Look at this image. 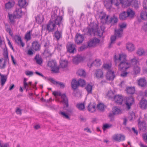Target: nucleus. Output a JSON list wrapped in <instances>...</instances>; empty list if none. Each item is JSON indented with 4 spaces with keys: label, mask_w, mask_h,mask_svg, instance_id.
Returning <instances> with one entry per match:
<instances>
[{
    "label": "nucleus",
    "mask_w": 147,
    "mask_h": 147,
    "mask_svg": "<svg viewBox=\"0 0 147 147\" xmlns=\"http://www.w3.org/2000/svg\"><path fill=\"white\" fill-rule=\"evenodd\" d=\"M114 61L115 65H117L118 69L120 71L126 70L131 66L130 63L127 61L126 55L125 54L115 55L114 56Z\"/></svg>",
    "instance_id": "f257e3e1"
},
{
    "label": "nucleus",
    "mask_w": 147,
    "mask_h": 147,
    "mask_svg": "<svg viewBox=\"0 0 147 147\" xmlns=\"http://www.w3.org/2000/svg\"><path fill=\"white\" fill-rule=\"evenodd\" d=\"M98 25L96 24L94 25L93 27L91 28H88L87 32V35L89 36H91L92 34L94 35L96 31L97 35L100 37H102L104 28H103L102 26L100 27V30H98Z\"/></svg>",
    "instance_id": "f03ea898"
},
{
    "label": "nucleus",
    "mask_w": 147,
    "mask_h": 147,
    "mask_svg": "<svg viewBox=\"0 0 147 147\" xmlns=\"http://www.w3.org/2000/svg\"><path fill=\"white\" fill-rule=\"evenodd\" d=\"M135 15V12L131 9H128L127 11H124L119 15V18L121 20H124L127 17H133Z\"/></svg>",
    "instance_id": "7ed1b4c3"
},
{
    "label": "nucleus",
    "mask_w": 147,
    "mask_h": 147,
    "mask_svg": "<svg viewBox=\"0 0 147 147\" xmlns=\"http://www.w3.org/2000/svg\"><path fill=\"white\" fill-rule=\"evenodd\" d=\"M53 94L56 97L59 96H61L62 100L61 102L65 104L66 107H68V100L65 94H61L60 92H54Z\"/></svg>",
    "instance_id": "20e7f679"
},
{
    "label": "nucleus",
    "mask_w": 147,
    "mask_h": 147,
    "mask_svg": "<svg viewBox=\"0 0 147 147\" xmlns=\"http://www.w3.org/2000/svg\"><path fill=\"white\" fill-rule=\"evenodd\" d=\"M51 19H53V22L56 25H59L61 24L62 22V18L61 16H57L56 14L54 12L51 13Z\"/></svg>",
    "instance_id": "39448f33"
},
{
    "label": "nucleus",
    "mask_w": 147,
    "mask_h": 147,
    "mask_svg": "<svg viewBox=\"0 0 147 147\" xmlns=\"http://www.w3.org/2000/svg\"><path fill=\"white\" fill-rule=\"evenodd\" d=\"M49 67H51V71L54 73L59 72V68L57 66V63L54 61H49L48 64Z\"/></svg>",
    "instance_id": "423d86ee"
},
{
    "label": "nucleus",
    "mask_w": 147,
    "mask_h": 147,
    "mask_svg": "<svg viewBox=\"0 0 147 147\" xmlns=\"http://www.w3.org/2000/svg\"><path fill=\"white\" fill-rule=\"evenodd\" d=\"M134 99L131 96L127 98L125 102L126 108L128 110L130 109L131 107L134 103Z\"/></svg>",
    "instance_id": "0eeeda50"
},
{
    "label": "nucleus",
    "mask_w": 147,
    "mask_h": 147,
    "mask_svg": "<svg viewBox=\"0 0 147 147\" xmlns=\"http://www.w3.org/2000/svg\"><path fill=\"white\" fill-rule=\"evenodd\" d=\"M113 140L118 142L124 141L125 139L124 135L121 134H115L112 136Z\"/></svg>",
    "instance_id": "6e6552de"
},
{
    "label": "nucleus",
    "mask_w": 147,
    "mask_h": 147,
    "mask_svg": "<svg viewBox=\"0 0 147 147\" xmlns=\"http://www.w3.org/2000/svg\"><path fill=\"white\" fill-rule=\"evenodd\" d=\"M56 25L55 24L53 19H51L47 25V30L49 32H52L53 31Z\"/></svg>",
    "instance_id": "1a4fd4ad"
},
{
    "label": "nucleus",
    "mask_w": 147,
    "mask_h": 147,
    "mask_svg": "<svg viewBox=\"0 0 147 147\" xmlns=\"http://www.w3.org/2000/svg\"><path fill=\"white\" fill-rule=\"evenodd\" d=\"M13 14L16 17V18H21L22 15L21 8H17L13 12Z\"/></svg>",
    "instance_id": "9d476101"
},
{
    "label": "nucleus",
    "mask_w": 147,
    "mask_h": 147,
    "mask_svg": "<svg viewBox=\"0 0 147 147\" xmlns=\"http://www.w3.org/2000/svg\"><path fill=\"white\" fill-rule=\"evenodd\" d=\"M140 118L138 120V125L141 131H144L146 129V123L144 121H141Z\"/></svg>",
    "instance_id": "9b49d317"
},
{
    "label": "nucleus",
    "mask_w": 147,
    "mask_h": 147,
    "mask_svg": "<svg viewBox=\"0 0 147 147\" xmlns=\"http://www.w3.org/2000/svg\"><path fill=\"white\" fill-rule=\"evenodd\" d=\"M100 40L97 38H94L90 40L88 43V47H94L96 44L99 43Z\"/></svg>",
    "instance_id": "f8f14e48"
},
{
    "label": "nucleus",
    "mask_w": 147,
    "mask_h": 147,
    "mask_svg": "<svg viewBox=\"0 0 147 147\" xmlns=\"http://www.w3.org/2000/svg\"><path fill=\"white\" fill-rule=\"evenodd\" d=\"M75 45L72 44H69L67 45V51L71 53H74L76 51Z\"/></svg>",
    "instance_id": "ddd939ff"
},
{
    "label": "nucleus",
    "mask_w": 147,
    "mask_h": 147,
    "mask_svg": "<svg viewBox=\"0 0 147 147\" xmlns=\"http://www.w3.org/2000/svg\"><path fill=\"white\" fill-rule=\"evenodd\" d=\"M114 72L111 70H108L106 75V78L109 80H113L115 78Z\"/></svg>",
    "instance_id": "4468645a"
},
{
    "label": "nucleus",
    "mask_w": 147,
    "mask_h": 147,
    "mask_svg": "<svg viewBox=\"0 0 147 147\" xmlns=\"http://www.w3.org/2000/svg\"><path fill=\"white\" fill-rule=\"evenodd\" d=\"M53 36L54 38H55L57 41L59 40L62 37V33L61 31L58 30L55 31L54 33Z\"/></svg>",
    "instance_id": "2eb2a0df"
},
{
    "label": "nucleus",
    "mask_w": 147,
    "mask_h": 147,
    "mask_svg": "<svg viewBox=\"0 0 147 147\" xmlns=\"http://www.w3.org/2000/svg\"><path fill=\"white\" fill-rule=\"evenodd\" d=\"M114 99L117 104L121 105L123 100V98L121 95H117L114 96Z\"/></svg>",
    "instance_id": "dca6fc26"
},
{
    "label": "nucleus",
    "mask_w": 147,
    "mask_h": 147,
    "mask_svg": "<svg viewBox=\"0 0 147 147\" xmlns=\"http://www.w3.org/2000/svg\"><path fill=\"white\" fill-rule=\"evenodd\" d=\"M76 42L78 44L82 42L84 40V37L80 34H77L76 36Z\"/></svg>",
    "instance_id": "f3484780"
},
{
    "label": "nucleus",
    "mask_w": 147,
    "mask_h": 147,
    "mask_svg": "<svg viewBox=\"0 0 147 147\" xmlns=\"http://www.w3.org/2000/svg\"><path fill=\"white\" fill-rule=\"evenodd\" d=\"M16 42L19 45H21L22 47L24 46V43L22 41L21 37L20 36H16L15 37Z\"/></svg>",
    "instance_id": "a211bd4d"
},
{
    "label": "nucleus",
    "mask_w": 147,
    "mask_h": 147,
    "mask_svg": "<svg viewBox=\"0 0 147 147\" xmlns=\"http://www.w3.org/2000/svg\"><path fill=\"white\" fill-rule=\"evenodd\" d=\"M140 107L142 109H145L147 108V100L142 98L140 102Z\"/></svg>",
    "instance_id": "6ab92c4d"
},
{
    "label": "nucleus",
    "mask_w": 147,
    "mask_h": 147,
    "mask_svg": "<svg viewBox=\"0 0 147 147\" xmlns=\"http://www.w3.org/2000/svg\"><path fill=\"white\" fill-rule=\"evenodd\" d=\"M137 54L139 56L147 55V50H144L143 48H140L138 49Z\"/></svg>",
    "instance_id": "aec40b11"
},
{
    "label": "nucleus",
    "mask_w": 147,
    "mask_h": 147,
    "mask_svg": "<svg viewBox=\"0 0 147 147\" xmlns=\"http://www.w3.org/2000/svg\"><path fill=\"white\" fill-rule=\"evenodd\" d=\"M138 85L141 87H144L146 85V81L145 78H141L138 81Z\"/></svg>",
    "instance_id": "412c9836"
},
{
    "label": "nucleus",
    "mask_w": 147,
    "mask_h": 147,
    "mask_svg": "<svg viewBox=\"0 0 147 147\" xmlns=\"http://www.w3.org/2000/svg\"><path fill=\"white\" fill-rule=\"evenodd\" d=\"M120 4L122 5L123 7H125L130 5L131 3L129 0H120Z\"/></svg>",
    "instance_id": "4be33fe9"
},
{
    "label": "nucleus",
    "mask_w": 147,
    "mask_h": 147,
    "mask_svg": "<svg viewBox=\"0 0 147 147\" xmlns=\"http://www.w3.org/2000/svg\"><path fill=\"white\" fill-rule=\"evenodd\" d=\"M101 61L100 59H96L90 65V66L88 64V66L90 67H91L93 65L98 66L101 65Z\"/></svg>",
    "instance_id": "5701e85b"
},
{
    "label": "nucleus",
    "mask_w": 147,
    "mask_h": 147,
    "mask_svg": "<svg viewBox=\"0 0 147 147\" xmlns=\"http://www.w3.org/2000/svg\"><path fill=\"white\" fill-rule=\"evenodd\" d=\"M103 72L100 69L96 70L95 74L96 77L98 78H102L103 77Z\"/></svg>",
    "instance_id": "b1692460"
},
{
    "label": "nucleus",
    "mask_w": 147,
    "mask_h": 147,
    "mask_svg": "<svg viewBox=\"0 0 147 147\" xmlns=\"http://www.w3.org/2000/svg\"><path fill=\"white\" fill-rule=\"evenodd\" d=\"M126 47L127 50L129 51L132 52L135 50L134 45L133 44L130 42H128L127 44Z\"/></svg>",
    "instance_id": "393cba45"
},
{
    "label": "nucleus",
    "mask_w": 147,
    "mask_h": 147,
    "mask_svg": "<svg viewBox=\"0 0 147 147\" xmlns=\"http://www.w3.org/2000/svg\"><path fill=\"white\" fill-rule=\"evenodd\" d=\"M32 49L35 51L39 50L40 49V45L38 42L37 41L34 42L32 43Z\"/></svg>",
    "instance_id": "a878e982"
},
{
    "label": "nucleus",
    "mask_w": 147,
    "mask_h": 147,
    "mask_svg": "<svg viewBox=\"0 0 147 147\" xmlns=\"http://www.w3.org/2000/svg\"><path fill=\"white\" fill-rule=\"evenodd\" d=\"M8 60L1 59H0V69H4L6 64L7 61Z\"/></svg>",
    "instance_id": "bb28decb"
},
{
    "label": "nucleus",
    "mask_w": 147,
    "mask_h": 147,
    "mask_svg": "<svg viewBox=\"0 0 147 147\" xmlns=\"http://www.w3.org/2000/svg\"><path fill=\"white\" fill-rule=\"evenodd\" d=\"M123 29L115 30V35L117 38H120L122 36L123 34Z\"/></svg>",
    "instance_id": "cd10ccee"
},
{
    "label": "nucleus",
    "mask_w": 147,
    "mask_h": 147,
    "mask_svg": "<svg viewBox=\"0 0 147 147\" xmlns=\"http://www.w3.org/2000/svg\"><path fill=\"white\" fill-rule=\"evenodd\" d=\"M101 22L103 23H106L108 20V16H107L105 14H104L100 16Z\"/></svg>",
    "instance_id": "c85d7f7f"
},
{
    "label": "nucleus",
    "mask_w": 147,
    "mask_h": 147,
    "mask_svg": "<svg viewBox=\"0 0 147 147\" xmlns=\"http://www.w3.org/2000/svg\"><path fill=\"white\" fill-rule=\"evenodd\" d=\"M7 76L5 75H3L0 77V83L2 86H3L4 85L5 82H6L7 79Z\"/></svg>",
    "instance_id": "c756f323"
},
{
    "label": "nucleus",
    "mask_w": 147,
    "mask_h": 147,
    "mask_svg": "<svg viewBox=\"0 0 147 147\" xmlns=\"http://www.w3.org/2000/svg\"><path fill=\"white\" fill-rule=\"evenodd\" d=\"M127 93L129 94H133L135 93V88L132 87H128L125 90Z\"/></svg>",
    "instance_id": "7c9ffc66"
},
{
    "label": "nucleus",
    "mask_w": 147,
    "mask_h": 147,
    "mask_svg": "<svg viewBox=\"0 0 147 147\" xmlns=\"http://www.w3.org/2000/svg\"><path fill=\"white\" fill-rule=\"evenodd\" d=\"M49 80L54 84H59L61 87L64 88L65 86L63 83L59 82L57 81H55L53 78H49Z\"/></svg>",
    "instance_id": "2f4dec72"
},
{
    "label": "nucleus",
    "mask_w": 147,
    "mask_h": 147,
    "mask_svg": "<svg viewBox=\"0 0 147 147\" xmlns=\"http://www.w3.org/2000/svg\"><path fill=\"white\" fill-rule=\"evenodd\" d=\"M34 59L35 60L37 64L41 65L42 62V60L41 57H40L38 54L36 55L35 56Z\"/></svg>",
    "instance_id": "473e14b6"
},
{
    "label": "nucleus",
    "mask_w": 147,
    "mask_h": 147,
    "mask_svg": "<svg viewBox=\"0 0 147 147\" xmlns=\"http://www.w3.org/2000/svg\"><path fill=\"white\" fill-rule=\"evenodd\" d=\"M71 86L74 90L76 89L78 86V82L76 79H74L72 80L71 82Z\"/></svg>",
    "instance_id": "72a5a7b5"
},
{
    "label": "nucleus",
    "mask_w": 147,
    "mask_h": 147,
    "mask_svg": "<svg viewBox=\"0 0 147 147\" xmlns=\"http://www.w3.org/2000/svg\"><path fill=\"white\" fill-rule=\"evenodd\" d=\"M82 57L80 55H78L77 56L74 57L73 59V63L76 64H78L82 60Z\"/></svg>",
    "instance_id": "f704fd0d"
},
{
    "label": "nucleus",
    "mask_w": 147,
    "mask_h": 147,
    "mask_svg": "<svg viewBox=\"0 0 147 147\" xmlns=\"http://www.w3.org/2000/svg\"><path fill=\"white\" fill-rule=\"evenodd\" d=\"M130 61L132 65H138L139 63L138 58L135 57H134L133 59H131Z\"/></svg>",
    "instance_id": "c9c22d12"
},
{
    "label": "nucleus",
    "mask_w": 147,
    "mask_h": 147,
    "mask_svg": "<svg viewBox=\"0 0 147 147\" xmlns=\"http://www.w3.org/2000/svg\"><path fill=\"white\" fill-rule=\"evenodd\" d=\"M77 74L79 76L84 77L86 75V73L85 70L81 69H79L77 72Z\"/></svg>",
    "instance_id": "e433bc0d"
},
{
    "label": "nucleus",
    "mask_w": 147,
    "mask_h": 147,
    "mask_svg": "<svg viewBox=\"0 0 147 147\" xmlns=\"http://www.w3.org/2000/svg\"><path fill=\"white\" fill-rule=\"evenodd\" d=\"M112 111L114 115H117L121 113V110L116 107H114Z\"/></svg>",
    "instance_id": "4c0bfd02"
},
{
    "label": "nucleus",
    "mask_w": 147,
    "mask_h": 147,
    "mask_svg": "<svg viewBox=\"0 0 147 147\" xmlns=\"http://www.w3.org/2000/svg\"><path fill=\"white\" fill-rule=\"evenodd\" d=\"M88 111L91 112H93L95 110V106L94 104L90 103L88 106Z\"/></svg>",
    "instance_id": "58836bf2"
},
{
    "label": "nucleus",
    "mask_w": 147,
    "mask_h": 147,
    "mask_svg": "<svg viewBox=\"0 0 147 147\" xmlns=\"http://www.w3.org/2000/svg\"><path fill=\"white\" fill-rule=\"evenodd\" d=\"M117 37V36L115 35L112 36H111V42L109 46V48H110L112 47V44L115 43Z\"/></svg>",
    "instance_id": "ea45409f"
},
{
    "label": "nucleus",
    "mask_w": 147,
    "mask_h": 147,
    "mask_svg": "<svg viewBox=\"0 0 147 147\" xmlns=\"http://www.w3.org/2000/svg\"><path fill=\"white\" fill-rule=\"evenodd\" d=\"M14 5V3L12 1H9L5 3V8L6 9H9L12 7Z\"/></svg>",
    "instance_id": "a19ab883"
},
{
    "label": "nucleus",
    "mask_w": 147,
    "mask_h": 147,
    "mask_svg": "<svg viewBox=\"0 0 147 147\" xmlns=\"http://www.w3.org/2000/svg\"><path fill=\"white\" fill-rule=\"evenodd\" d=\"M140 68L137 65L135 66L133 68L134 74L136 75L140 73Z\"/></svg>",
    "instance_id": "79ce46f5"
},
{
    "label": "nucleus",
    "mask_w": 147,
    "mask_h": 147,
    "mask_svg": "<svg viewBox=\"0 0 147 147\" xmlns=\"http://www.w3.org/2000/svg\"><path fill=\"white\" fill-rule=\"evenodd\" d=\"M26 0H20L18 1V5L21 7H23L26 6Z\"/></svg>",
    "instance_id": "37998d69"
},
{
    "label": "nucleus",
    "mask_w": 147,
    "mask_h": 147,
    "mask_svg": "<svg viewBox=\"0 0 147 147\" xmlns=\"http://www.w3.org/2000/svg\"><path fill=\"white\" fill-rule=\"evenodd\" d=\"M110 23L112 25L114 24L117 23L118 21V19L117 17L114 16L111 17L110 20Z\"/></svg>",
    "instance_id": "c03bdc74"
},
{
    "label": "nucleus",
    "mask_w": 147,
    "mask_h": 147,
    "mask_svg": "<svg viewBox=\"0 0 147 147\" xmlns=\"http://www.w3.org/2000/svg\"><path fill=\"white\" fill-rule=\"evenodd\" d=\"M76 107L80 110H83L85 108V105L84 104L81 103L78 104L76 105Z\"/></svg>",
    "instance_id": "a18cd8bd"
},
{
    "label": "nucleus",
    "mask_w": 147,
    "mask_h": 147,
    "mask_svg": "<svg viewBox=\"0 0 147 147\" xmlns=\"http://www.w3.org/2000/svg\"><path fill=\"white\" fill-rule=\"evenodd\" d=\"M120 0H111V4L117 7H118L120 4Z\"/></svg>",
    "instance_id": "49530a36"
},
{
    "label": "nucleus",
    "mask_w": 147,
    "mask_h": 147,
    "mask_svg": "<svg viewBox=\"0 0 147 147\" xmlns=\"http://www.w3.org/2000/svg\"><path fill=\"white\" fill-rule=\"evenodd\" d=\"M67 64L68 62L67 61H63L60 63V66L62 68H65L67 66Z\"/></svg>",
    "instance_id": "de8ad7c7"
},
{
    "label": "nucleus",
    "mask_w": 147,
    "mask_h": 147,
    "mask_svg": "<svg viewBox=\"0 0 147 147\" xmlns=\"http://www.w3.org/2000/svg\"><path fill=\"white\" fill-rule=\"evenodd\" d=\"M8 55L7 49L6 48H5L3 49V55L4 56V57L5 58V59L8 60Z\"/></svg>",
    "instance_id": "09e8293b"
},
{
    "label": "nucleus",
    "mask_w": 147,
    "mask_h": 147,
    "mask_svg": "<svg viewBox=\"0 0 147 147\" xmlns=\"http://www.w3.org/2000/svg\"><path fill=\"white\" fill-rule=\"evenodd\" d=\"M140 16L142 19L147 20V13L144 11L142 12L140 14Z\"/></svg>",
    "instance_id": "8fccbe9b"
},
{
    "label": "nucleus",
    "mask_w": 147,
    "mask_h": 147,
    "mask_svg": "<svg viewBox=\"0 0 147 147\" xmlns=\"http://www.w3.org/2000/svg\"><path fill=\"white\" fill-rule=\"evenodd\" d=\"M78 86H83L86 84V82L84 80L81 79H80L78 81Z\"/></svg>",
    "instance_id": "3c124183"
},
{
    "label": "nucleus",
    "mask_w": 147,
    "mask_h": 147,
    "mask_svg": "<svg viewBox=\"0 0 147 147\" xmlns=\"http://www.w3.org/2000/svg\"><path fill=\"white\" fill-rule=\"evenodd\" d=\"M107 96L109 98H111L113 97H114V98L115 96H114L113 92L111 90H110L108 92Z\"/></svg>",
    "instance_id": "603ef678"
},
{
    "label": "nucleus",
    "mask_w": 147,
    "mask_h": 147,
    "mask_svg": "<svg viewBox=\"0 0 147 147\" xmlns=\"http://www.w3.org/2000/svg\"><path fill=\"white\" fill-rule=\"evenodd\" d=\"M9 18L11 23H13L14 21V19L16 18V17L14 16V15L11 14H8Z\"/></svg>",
    "instance_id": "864d4df0"
},
{
    "label": "nucleus",
    "mask_w": 147,
    "mask_h": 147,
    "mask_svg": "<svg viewBox=\"0 0 147 147\" xmlns=\"http://www.w3.org/2000/svg\"><path fill=\"white\" fill-rule=\"evenodd\" d=\"M132 6L135 8L137 9L138 7V4L137 0H134L132 1Z\"/></svg>",
    "instance_id": "5fc2aeb1"
},
{
    "label": "nucleus",
    "mask_w": 147,
    "mask_h": 147,
    "mask_svg": "<svg viewBox=\"0 0 147 147\" xmlns=\"http://www.w3.org/2000/svg\"><path fill=\"white\" fill-rule=\"evenodd\" d=\"M85 88L88 92V93H91L92 89V86L90 84H88L86 87Z\"/></svg>",
    "instance_id": "6e6d98bb"
},
{
    "label": "nucleus",
    "mask_w": 147,
    "mask_h": 147,
    "mask_svg": "<svg viewBox=\"0 0 147 147\" xmlns=\"http://www.w3.org/2000/svg\"><path fill=\"white\" fill-rule=\"evenodd\" d=\"M60 114L64 118L68 119H70V117L69 116L65 113L63 112H61L60 113Z\"/></svg>",
    "instance_id": "4d7b16f0"
},
{
    "label": "nucleus",
    "mask_w": 147,
    "mask_h": 147,
    "mask_svg": "<svg viewBox=\"0 0 147 147\" xmlns=\"http://www.w3.org/2000/svg\"><path fill=\"white\" fill-rule=\"evenodd\" d=\"M97 108L99 110L102 111L104 109V105L102 103L99 104L97 105Z\"/></svg>",
    "instance_id": "13d9d810"
},
{
    "label": "nucleus",
    "mask_w": 147,
    "mask_h": 147,
    "mask_svg": "<svg viewBox=\"0 0 147 147\" xmlns=\"http://www.w3.org/2000/svg\"><path fill=\"white\" fill-rule=\"evenodd\" d=\"M32 30H30L25 35V38L27 40H28L30 39V33Z\"/></svg>",
    "instance_id": "bf43d9fd"
},
{
    "label": "nucleus",
    "mask_w": 147,
    "mask_h": 147,
    "mask_svg": "<svg viewBox=\"0 0 147 147\" xmlns=\"http://www.w3.org/2000/svg\"><path fill=\"white\" fill-rule=\"evenodd\" d=\"M119 26L120 28L119 29H123V28H125L126 27V25L125 23H122L119 24Z\"/></svg>",
    "instance_id": "052dcab7"
},
{
    "label": "nucleus",
    "mask_w": 147,
    "mask_h": 147,
    "mask_svg": "<svg viewBox=\"0 0 147 147\" xmlns=\"http://www.w3.org/2000/svg\"><path fill=\"white\" fill-rule=\"evenodd\" d=\"M111 125L106 124L103 125L102 128L104 130H105L106 129H108L111 127Z\"/></svg>",
    "instance_id": "680f3d73"
},
{
    "label": "nucleus",
    "mask_w": 147,
    "mask_h": 147,
    "mask_svg": "<svg viewBox=\"0 0 147 147\" xmlns=\"http://www.w3.org/2000/svg\"><path fill=\"white\" fill-rule=\"evenodd\" d=\"M23 84L24 88L26 89V91L28 90H29V86L28 83H27V82H24L23 83Z\"/></svg>",
    "instance_id": "e2e57ef3"
},
{
    "label": "nucleus",
    "mask_w": 147,
    "mask_h": 147,
    "mask_svg": "<svg viewBox=\"0 0 147 147\" xmlns=\"http://www.w3.org/2000/svg\"><path fill=\"white\" fill-rule=\"evenodd\" d=\"M111 66V65L109 64H104L103 67L105 69H110Z\"/></svg>",
    "instance_id": "0e129e2a"
},
{
    "label": "nucleus",
    "mask_w": 147,
    "mask_h": 147,
    "mask_svg": "<svg viewBox=\"0 0 147 147\" xmlns=\"http://www.w3.org/2000/svg\"><path fill=\"white\" fill-rule=\"evenodd\" d=\"M129 117L130 119V121L132 120L135 118L134 113H131Z\"/></svg>",
    "instance_id": "69168bd1"
},
{
    "label": "nucleus",
    "mask_w": 147,
    "mask_h": 147,
    "mask_svg": "<svg viewBox=\"0 0 147 147\" xmlns=\"http://www.w3.org/2000/svg\"><path fill=\"white\" fill-rule=\"evenodd\" d=\"M142 29L145 32L147 31V22L144 24V25L142 27Z\"/></svg>",
    "instance_id": "338daca9"
},
{
    "label": "nucleus",
    "mask_w": 147,
    "mask_h": 147,
    "mask_svg": "<svg viewBox=\"0 0 147 147\" xmlns=\"http://www.w3.org/2000/svg\"><path fill=\"white\" fill-rule=\"evenodd\" d=\"M143 139L145 142L147 143V135L146 133L143 134Z\"/></svg>",
    "instance_id": "774afa93"
}]
</instances>
